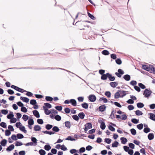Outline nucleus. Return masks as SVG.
<instances>
[{
    "instance_id": "obj_1",
    "label": "nucleus",
    "mask_w": 155,
    "mask_h": 155,
    "mask_svg": "<svg viewBox=\"0 0 155 155\" xmlns=\"http://www.w3.org/2000/svg\"><path fill=\"white\" fill-rule=\"evenodd\" d=\"M152 93V91L149 89H146L144 91L143 94L145 97L148 98V97L150 96Z\"/></svg>"
},
{
    "instance_id": "obj_2",
    "label": "nucleus",
    "mask_w": 155,
    "mask_h": 155,
    "mask_svg": "<svg viewBox=\"0 0 155 155\" xmlns=\"http://www.w3.org/2000/svg\"><path fill=\"white\" fill-rule=\"evenodd\" d=\"M84 126V130L85 131H87L89 129H91L92 127L91 124L90 123H87Z\"/></svg>"
},
{
    "instance_id": "obj_3",
    "label": "nucleus",
    "mask_w": 155,
    "mask_h": 155,
    "mask_svg": "<svg viewBox=\"0 0 155 155\" xmlns=\"http://www.w3.org/2000/svg\"><path fill=\"white\" fill-rule=\"evenodd\" d=\"M89 100L91 102L95 101L96 99V96L94 95H91L88 97Z\"/></svg>"
},
{
    "instance_id": "obj_4",
    "label": "nucleus",
    "mask_w": 155,
    "mask_h": 155,
    "mask_svg": "<svg viewBox=\"0 0 155 155\" xmlns=\"http://www.w3.org/2000/svg\"><path fill=\"white\" fill-rule=\"evenodd\" d=\"M118 91L119 92L120 94V97H123L124 96L126 95L127 94L126 91H124L123 90H120L119 91Z\"/></svg>"
},
{
    "instance_id": "obj_5",
    "label": "nucleus",
    "mask_w": 155,
    "mask_h": 155,
    "mask_svg": "<svg viewBox=\"0 0 155 155\" xmlns=\"http://www.w3.org/2000/svg\"><path fill=\"white\" fill-rule=\"evenodd\" d=\"M43 109L45 111V113L46 115H49L50 114L51 112V110H48L45 106H43Z\"/></svg>"
},
{
    "instance_id": "obj_6",
    "label": "nucleus",
    "mask_w": 155,
    "mask_h": 155,
    "mask_svg": "<svg viewBox=\"0 0 155 155\" xmlns=\"http://www.w3.org/2000/svg\"><path fill=\"white\" fill-rule=\"evenodd\" d=\"M110 84L111 87L115 88L118 85V83L116 82H112L110 83Z\"/></svg>"
},
{
    "instance_id": "obj_7",
    "label": "nucleus",
    "mask_w": 155,
    "mask_h": 155,
    "mask_svg": "<svg viewBox=\"0 0 155 155\" xmlns=\"http://www.w3.org/2000/svg\"><path fill=\"white\" fill-rule=\"evenodd\" d=\"M33 113L34 115L37 118L40 117V114L38 111L34 110L33 111Z\"/></svg>"
},
{
    "instance_id": "obj_8",
    "label": "nucleus",
    "mask_w": 155,
    "mask_h": 155,
    "mask_svg": "<svg viewBox=\"0 0 155 155\" xmlns=\"http://www.w3.org/2000/svg\"><path fill=\"white\" fill-rule=\"evenodd\" d=\"M107 75H108V78L110 81H113L115 80V77L114 76H112L111 74H110L109 73H107Z\"/></svg>"
},
{
    "instance_id": "obj_9",
    "label": "nucleus",
    "mask_w": 155,
    "mask_h": 155,
    "mask_svg": "<svg viewBox=\"0 0 155 155\" xmlns=\"http://www.w3.org/2000/svg\"><path fill=\"white\" fill-rule=\"evenodd\" d=\"M123 78L126 81H129L130 79V76L128 74H126L124 75Z\"/></svg>"
},
{
    "instance_id": "obj_10",
    "label": "nucleus",
    "mask_w": 155,
    "mask_h": 155,
    "mask_svg": "<svg viewBox=\"0 0 155 155\" xmlns=\"http://www.w3.org/2000/svg\"><path fill=\"white\" fill-rule=\"evenodd\" d=\"M70 103L74 106H76L77 105V102L74 99H70Z\"/></svg>"
},
{
    "instance_id": "obj_11",
    "label": "nucleus",
    "mask_w": 155,
    "mask_h": 155,
    "mask_svg": "<svg viewBox=\"0 0 155 155\" xmlns=\"http://www.w3.org/2000/svg\"><path fill=\"white\" fill-rule=\"evenodd\" d=\"M106 107L104 105H102L99 107V110L100 111H104L106 109Z\"/></svg>"
},
{
    "instance_id": "obj_12",
    "label": "nucleus",
    "mask_w": 155,
    "mask_h": 155,
    "mask_svg": "<svg viewBox=\"0 0 155 155\" xmlns=\"http://www.w3.org/2000/svg\"><path fill=\"white\" fill-rule=\"evenodd\" d=\"M147 137L150 140H152L154 137V134L153 133H150L148 134Z\"/></svg>"
},
{
    "instance_id": "obj_13",
    "label": "nucleus",
    "mask_w": 155,
    "mask_h": 155,
    "mask_svg": "<svg viewBox=\"0 0 155 155\" xmlns=\"http://www.w3.org/2000/svg\"><path fill=\"white\" fill-rule=\"evenodd\" d=\"M14 145L13 144H11L7 148L6 150L7 151H11L14 148Z\"/></svg>"
},
{
    "instance_id": "obj_14",
    "label": "nucleus",
    "mask_w": 155,
    "mask_h": 155,
    "mask_svg": "<svg viewBox=\"0 0 155 155\" xmlns=\"http://www.w3.org/2000/svg\"><path fill=\"white\" fill-rule=\"evenodd\" d=\"M20 99L23 102H25L26 103H28L29 101V99L27 97H20Z\"/></svg>"
},
{
    "instance_id": "obj_15",
    "label": "nucleus",
    "mask_w": 155,
    "mask_h": 155,
    "mask_svg": "<svg viewBox=\"0 0 155 155\" xmlns=\"http://www.w3.org/2000/svg\"><path fill=\"white\" fill-rule=\"evenodd\" d=\"M41 129V127L39 125H35L34 128V130L35 131H40Z\"/></svg>"
},
{
    "instance_id": "obj_16",
    "label": "nucleus",
    "mask_w": 155,
    "mask_h": 155,
    "mask_svg": "<svg viewBox=\"0 0 155 155\" xmlns=\"http://www.w3.org/2000/svg\"><path fill=\"white\" fill-rule=\"evenodd\" d=\"M120 140L122 144H125L127 142V139L125 137H121L120 138Z\"/></svg>"
},
{
    "instance_id": "obj_17",
    "label": "nucleus",
    "mask_w": 155,
    "mask_h": 155,
    "mask_svg": "<svg viewBox=\"0 0 155 155\" xmlns=\"http://www.w3.org/2000/svg\"><path fill=\"white\" fill-rule=\"evenodd\" d=\"M15 90L17 91H18L19 92H22V93L23 92H27L26 91L24 90L23 89L21 88L18 87H17V86L15 87Z\"/></svg>"
},
{
    "instance_id": "obj_18",
    "label": "nucleus",
    "mask_w": 155,
    "mask_h": 155,
    "mask_svg": "<svg viewBox=\"0 0 155 155\" xmlns=\"http://www.w3.org/2000/svg\"><path fill=\"white\" fill-rule=\"evenodd\" d=\"M31 140L32 142L34 143V144H35V146L37 145V140L36 139V138L35 137H32L31 138Z\"/></svg>"
},
{
    "instance_id": "obj_19",
    "label": "nucleus",
    "mask_w": 155,
    "mask_h": 155,
    "mask_svg": "<svg viewBox=\"0 0 155 155\" xmlns=\"http://www.w3.org/2000/svg\"><path fill=\"white\" fill-rule=\"evenodd\" d=\"M7 141L6 139L3 140L0 142V144L2 146H5L6 144Z\"/></svg>"
},
{
    "instance_id": "obj_20",
    "label": "nucleus",
    "mask_w": 155,
    "mask_h": 155,
    "mask_svg": "<svg viewBox=\"0 0 155 155\" xmlns=\"http://www.w3.org/2000/svg\"><path fill=\"white\" fill-rule=\"evenodd\" d=\"M150 118L152 120L155 121V115L153 114L150 113Z\"/></svg>"
},
{
    "instance_id": "obj_21",
    "label": "nucleus",
    "mask_w": 155,
    "mask_h": 155,
    "mask_svg": "<svg viewBox=\"0 0 155 155\" xmlns=\"http://www.w3.org/2000/svg\"><path fill=\"white\" fill-rule=\"evenodd\" d=\"M108 78V75H107V73L106 74H104L102 75L101 76V79L103 80H106Z\"/></svg>"
},
{
    "instance_id": "obj_22",
    "label": "nucleus",
    "mask_w": 155,
    "mask_h": 155,
    "mask_svg": "<svg viewBox=\"0 0 155 155\" xmlns=\"http://www.w3.org/2000/svg\"><path fill=\"white\" fill-rule=\"evenodd\" d=\"M149 69L150 72L151 71L155 72V68L153 67V65H150L149 67Z\"/></svg>"
},
{
    "instance_id": "obj_23",
    "label": "nucleus",
    "mask_w": 155,
    "mask_h": 155,
    "mask_svg": "<svg viewBox=\"0 0 155 155\" xmlns=\"http://www.w3.org/2000/svg\"><path fill=\"white\" fill-rule=\"evenodd\" d=\"M78 116L80 118L83 119L84 118L85 114L84 113L81 112L78 114Z\"/></svg>"
},
{
    "instance_id": "obj_24",
    "label": "nucleus",
    "mask_w": 155,
    "mask_h": 155,
    "mask_svg": "<svg viewBox=\"0 0 155 155\" xmlns=\"http://www.w3.org/2000/svg\"><path fill=\"white\" fill-rule=\"evenodd\" d=\"M82 107L85 109H87L88 108V104L86 103H84L81 104Z\"/></svg>"
},
{
    "instance_id": "obj_25",
    "label": "nucleus",
    "mask_w": 155,
    "mask_h": 155,
    "mask_svg": "<svg viewBox=\"0 0 155 155\" xmlns=\"http://www.w3.org/2000/svg\"><path fill=\"white\" fill-rule=\"evenodd\" d=\"M65 123L66 127L69 128H70L71 124L70 122L68 121H66Z\"/></svg>"
},
{
    "instance_id": "obj_26",
    "label": "nucleus",
    "mask_w": 155,
    "mask_h": 155,
    "mask_svg": "<svg viewBox=\"0 0 155 155\" xmlns=\"http://www.w3.org/2000/svg\"><path fill=\"white\" fill-rule=\"evenodd\" d=\"M42 132L45 134H49L50 135L53 134H54L55 133L54 132H53L51 131H49L47 130L45 131H43Z\"/></svg>"
},
{
    "instance_id": "obj_27",
    "label": "nucleus",
    "mask_w": 155,
    "mask_h": 155,
    "mask_svg": "<svg viewBox=\"0 0 155 155\" xmlns=\"http://www.w3.org/2000/svg\"><path fill=\"white\" fill-rule=\"evenodd\" d=\"M28 125H33L34 124V121L33 119H30L28 120Z\"/></svg>"
},
{
    "instance_id": "obj_28",
    "label": "nucleus",
    "mask_w": 155,
    "mask_h": 155,
    "mask_svg": "<svg viewBox=\"0 0 155 155\" xmlns=\"http://www.w3.org/2000/svg\"><path fill=\"white\" fill-rule=\"evenodd\" d=\"M45 99L48 101H51L53 100V98L50 96H46Z\"/></svg>"
},
{
    "instance_id": "obj_29",
    "label": "nucleus",
    "mask_w": 155,
    "mask_h": 155,
    "mask_svg": "<svg viewBox=\"0 0 155 155\" xmlns=\"http://www.w3.org/2000/svg\"><path fill=\"white\" fill-rule=\"evenodd\" d=\"M119 144L118 142L117 141H115L114 143L112 144V147H117Z\"/></svg>"
},
{
    "instance_id": "obj_30",
    "label": "nucleus",
    "mask_w": 155,
    "mask_h": 155,
    "mask_svg": "<svg viewBox=\"0 0 155 155\" xmlns=\"http://www.w3.org/2000/svg\"><path fill=\"white\" fill-rule=\"evenodd\" d=\"M142 68L143 69L147 71H150V70L149 69V67L148 66L143 65L142 66Z\"/></svg>"
},
{
    "instance_id": "obj_31",
    "label": "nucleus",
    "mask_w": 155,
    "mask_h": 155,
    "mask_svg": "<svg viewBox=\"0 0 155 155\" xmlns=\"http://www.w3.org/2000/svg\"><path fill=\"white\" fill-rule=\"evenodd\" d=\"M135 113L136 115L137 116L141 115L143 114L142 112L141 111L139 110H137L136 111H135Z\"/></svg>"
},
{
    "instance_id": "obj_32",
    "label": "nucleus",
    "mask_w": 155,
    "mask_h": 155,
    "mask_svg": "<svg viewBox=\"0 0 155 155\" xmlns=\"http://www.w3.org/2000/svg\"><path fill=\"white\" fill-rule=\"evenodd\" d=\"M52 130L55 132H58L59 131V129L57 126H54L52 129Z\"/></svg>"
},
{
    "instance_id": "obj_33",
    "label": "nucleus",
    "mask_w": 155,
    "mask_h": 155,
    "mask_svg": "<svg viewBox=\"0 0 155 155\" xmlns=\"http://www.w3.org/2000/svg\"><path fill=\"white\" fill-rule=\"evenodd\" d=\"M14 116L13 112H12L7 116V118L8 119H11Z\"/></svg>"
},
{
    "instance_id": "obj_34",
    "label": "nucleus",
    "mask_w": 155,
    "mask_h": 155,
    "mask_svg": "<svg viewBox=\"0 0 155 155\" xmlns=\"http://www.w3.org/2000/svg\"><path fill=\"white\" fill-rule=\"evenodd\" d=\"M19 128L21 131L25 133H27V131L26 130H25V127L24 126H22L21 127H20Z\"/></svg>"
},
{
    "instance_id": "obj_35",
    "label": "nucleus",
    "mask_w": 155,
    "mask_h": 155,
    "mask_svg": "<svg viewBox=\"0 0 155 155\" xmlns=\"http://www.w3.org/2000/svg\"><path fill=\"white\" fill-rule=\"evenodd\" d=\"M54 118L57 120L59 121L61 120V117L60 115H57L55 116Z\"/></svg>"
},
{
    "instance_id": "obj_36",
    "label": "nucleus",
    "mask_w": 155,
    "mask_h": 155,
    "mask_svg": "<svg viewBox=\"0 0 155 155\" xmlns=\"http://www.w3.org/2000/svg\"><path fill=\"white\" fill-rule=\"evenodd\" d=\"M144 105L142 103H138L137 104V106L138 108H142L143 107Z\"/></svg>"
},
{
    "instance_id": "obj_37",
    "label": "nucleus",
    "mask_w": 155,
    "mask_h": 155,
    "mask_svg": "<svg viewBox=\"0 0 155 155\" xmlns=\"http://www.w3.org/2000/svg\"><path fill=\"white\" fill-rule=\"evenodd\" d=\"M39 153L41 155H45L46 154L45 151L42 149L40 150Z\"/></svg>"
},
{
    "instance_id": "obj_38",
    "label": "nucleus",
    "mask_w": 155,
    "mask_h": 155,
    "mask_svg": "<svg viewBox=\"0 0 155 155\" xmlns=\"http://www.w3.org/2000/svg\"><path fill=\"white\" fill-rule=\"evenodd\" d=\"M53 127V126L52 125L47 124L45 126L46 128L48 130H49L51 129Z\"/></svg>"
},
{
    "instance_id": "obj_39",
    "label": "nucleus",
    "mask_w": 155,
    "mask_h": 155,
    "mask_svg": "<svg viewBox=\"0 0 155 155\" xmlns=\"http://www.w3.org/2000/svg\"><path fill=\"white\" fill-rule=\"evenodd\" d=\"M45 149L47 151H48L51 148V147L49 145H45L44 147Z\"/></svg>"
},
{
    "instance_id": "obj_40",
    "label": "nucleus",
    "mask_w": 155,
    "mask_h": 155,
    "mask_svg": "<svg viewBox=\"0 0 155 155\" xmlns=\"http://www.w3.org/2000/svg\"><path fill=\"white\" fill-rule=\"evenodd\" d=\"M137 128L140 130L142 129L143 127V125L142 124H139L137 125Z\"/></svg>"
},
{
    "instance_id": "obj_41",
    "label": "nucleus",
    "mask_w": 155,
    "mask_h": 155,
    "mask_svg": "<svg viewBox=\"0 0 155 155\" xmlns=\"http://www.w3.org/2000/svg\"><path fill=\"white\" fill-rule=\"evenodd\" d=\"M44 104L45 106V107H46L47 108H51L52 107L51 105L50 104L48 103H45Z\"/></svg>"
},
{
    "instance_id": "obj_42",
    "label": "nucleus",
    "mask_w": 155,
    "mask_h": 155,
    "mask_svg": "<svg viewBox=\"0 0 155 155\" xmlns=\"http://www.w3.org/2000/svg\"><path fill=\"white\" fill-rule=\"evenodd\" d=\"M130 132L131 134L134 135H135L137 133L136 130L134 128L130 129Z\"/></svg>"
},
{
    "instance_id": "obj_43",
    "label": "nucleus",
    "mask_w": 155,
    "mask_h": 155,
    "mask_svg": "<svg viewBox=\"0 0 155 155\" xmlns=\"http://www.w3.org/2000/svg\"><path fill=\"white\" fill-rule=\"evenodd\" d=\"M0 126L4 128H6L7 125L6 123L4 122H2L0 124Z\"/></svg>"
},
{
    "instance_id": "obj_44",
    "label": "nucleus",
    "mask_w": 155,
    "mask_h": 155,
    "mask_svg": "<svg viewBox=\"0 0 155 155\" xmlns=\"http://www.w3.org/2000/svg\"><path fill=\"white\" fill-rule=\"evenodd\" d=\"M106 127V126L104 122H102L101 123L100 127L102 130H104Z\"/></svg>"
},
{
    "instance_id": "obj_45",
    "label": "nucleus",
    "mask_w": 155,
    "mask_h": 155,
    "mask_svg": "<svg viewBox=\"0 0 155 155\" xmlns=\"http://www.w3.org/2000/svg\"><path fill=\"white\" fill-rule=\"evenodd\" d=\"M102 53L104 55H107L109 54V51L107 50H104L102 52Z\"/></svg>"
},
{
    "instance_id": "obj_46",
    "label": "nucleus",
    "mask_w": 155,
    "mask_h": 155,
    "mask_svg": "<svg viewBox=\"0 0 155 155\" xmlns=\"http://www.w3.org/2000/svg\"><path fill=\"white\" fill-rule=\"evenodd\" d=\"M120 93L119 92H117L115 94L114 98L115 99L118 98L120 96Z\"/></svg>"
},
{
    "instance_id": "obj_47",
    "label": "nucleus",
    "mask_w": 155,
    "mask_h": 155,
    "mask_svg": "<svg viewBox=\"0 0 155 155\" xmlns=\"http://www.w3.org/2000/svg\"><path fill=\"white\" fill-rule=\"evenodd\" d=\"M89 17L91 18V19L95 20L96 19V18L93 15L91 14L90 13H87Z\"/></svg>"
},
{
    "instance_id": "obj_48",
    "label": "nucleus",
    "mask_w": 155,
    "mask_h": 155,
    "mask_svg": "<svg viewBox=\"0 0 155 155\" xmlns=\"http://www.w3.org/2000/svg\"><path fill=\"white\" fill-rule=\"evenodd\" d=\"M150 129L148 127H145V128L143 129V131L144 132L147 133L149 132H150Z\"/></svg>"
},
{
    "instance_id": "obj_49",
    "label": "nucleus",
    "mask_w": 155,
    "mask_h": 155,
    "mask_svg": "<svg viewBox=\"0 0 155 155\" xmlns=\"http://www.w3.org/2000/svg\"><path fill=\"white\" fill-rule=\"evenodd\" d=\"M30 104L32 105H35L37 104L36 101L35 100H31L30 101Z\"/></svg>"
},
{
    "instance_id": "obj_50",
    "label": "nucleus",
    "mask_w": 155,
    "mask_h": 155,
    "mask_svg": "<svg viewBox=\"0 0 155 155\" xmlns=\"http://www.w3.org/2000/svg\"><path fill=\"white\" fill-rule=\"evenodd\" d=\"M138 85L142 89H144L146 88L145 86L141 83H139Z\"/></svg>"
},
{
    "instance_id": "obj_51",
    "label": "nucleus",
    "mask_w": 155,
    "mask_h": 155,
    "mask_svg": "<svg viewBox=\"0 0 155 155\" xmlns=\"http://www.w3.org/2000/svg\"><path fill=\"white\" fill-rule=\"evenodd\" d=\"M11 134L10 131L8 130H6L5 131V135L6 136H9Z\"/></svg>"
},
{
    "instance_id": "obj_52",
    "label": "nucleus",
    "mask_w": 155,
    "mask_h": 155,
    "mask_svg": "<svg viewBox=\"0 0 155 155\" xmlns=\"http://www.w3.org/2000/svg\"><path fill=\"white\" fill-rule=\"evenodd\" d=\"M1 112L4 115H6L8 114V110H1Z\"/></svg>"
},
{
    "instance_id": "obj_53",
    "label": "nucleus",
    "mask_w": 155,
    "mask_h": 155,
    "mask_svg": "<svg viewBox=\"0 0 155 155\" xmlns=\"http://www.w3.org/2000/svg\"><path fill=\"white\" fill-rule=\"evenodd\" d=\"M17 137L18 139H22L24 137V136L21 134H17Z\"/></svg>"
},
{
    "instance_id": "obj_54",
    "label": "nucleus",
    "mask_w": 155,
    "mask_h": 155,
    "mask_svg": "<svg viewBox=\"0 0 155 155\" xmlns=\"http://www.w3.org/2000/svg\"><path fill=\"white\" fill-rule=\"evenodd\" d=\"M72 117L74 120L76 121H78L79 119L78 117L76 115H74L72 116Z\"/></svg>"
},
{
    "instance_id": "obj_55",
    "label": "nucleus",
    "mask_w": 155,
    "mask_h": 155,
    "mask_svg": "<svg viewBox=\"0 0 155 155\" xmlns=\"http://www.w3.org/2000/svg\"><path fill=\"white\" fill-rule=\"evenodd\" d=\"M21 111L22 112L26 113L27 112V110L25 107L23 106L21 107Z\"/></svg>"
},
{
    "instance_id": "obj_56",
    "label": "nucleus",
    "mask_w": 155,
    "mask_h": 155,
    "mask_svg": "<svg viewBox=\"0 0 155 155\" xmlns=\"http://www.w3.org/2000/svg\"><path fill=\"white\" fill-rule=\"evenodd\" d=\"M105 95L107 97L109 98L110 97L111 93L110 91H106L105 93Z\"/></svg>"
},
{
    "instance_id": "obj_57",
    "label": "nucleus",
    "mask_w": 155,
    "mask_h": 155,
    "mask_svg": "<svg viewBox=\"0 0 155 155\" xmlns=\"http://www.w3.org/2000/svg\"><path fill=\"white\" fill-rule=\"evenodd\" d=\"M131 121L133 123L137 124L138 123L139 120L136 119L134 118L131 120Z\"/></svg>"
},
{
    "instance_id": "obj_58",
    "label": "nucleus",
    "mask_w": 155,
    "mask_h": 155,
    "mask_svg": "<svg viewBox=\"0 0 155 155\" xmlns=\"http://www.w3.org/2000/svg\"><path fill=\"white\" fill-rule=\"evenodd\" d=\"M100 101H103L104 103H106L107 102V99L104 97H102L100 99Z\"/></svg>"
},
{
    "instance_id": "obj_59",
    "label": "nucleus",
    "mask_w": 155,
    "mask_h": 155,
    "mask_svg": "<svg viewBox=\"0 0 155 155\" xmlns=\"http://www.w3.org/2000/svg\"><path fill=\"white\" fill-rule=\"evenodd\" d=\"M37 122L38 124H42L43 123V121L41 119H38L37 120Z\"/></svg>"
},
{
    "instance_id": "obj_60",
    "label": "nucleus",
    "mask_w": 155,
    "mask_h": 155,
    "mask_svg": "<svg viewBox=\"0 0 155 155\" xmlns=\"http://www.w3.org/2000/svg\"><path fill=\"white\" fill-rule=\"evenodd\" d=\"M116 63L120 65L122 63V61L119 58H118L116 60Z\"/></svg>"
},
{
    "instance_id": "obj_61",
    "label": "nucleus",
    "mask_w": 155,
    "mask_h": 155,
    "mask_svg": "<svg viewBox=\"0 0 155 155\" xmlns=\"http://www.w3.org/2000/svg\"><path fill=\"white\" fill-rule=\"evenodd\" d=\"M130 84L131 85L134 86L137 84V82L136 81L133 80L130 81Z\"/></svg>"
},
{
    "instance_id": "obj_62",
    "label": "nucleus",
    "mask_w": 155,
    "mask_h": 155,
    "mask_svg": "<svg viewBox=\"0 0 155 155\" xmlns=\"http://www.w3.org/2000/svg\"><path fill=\"white\" fill-rule=\"evenodd\" d=\"M22 118L24 121H26L28 119V117L27 115L24 114Z\"/></svg>"
},
{
    "instance_id": "obj_63",
    "label": "nucleus",
    "mask_w": 155,
    "mask_h": 155,
    "mask_svg": "<svg viewBox=\"0 0 155 155\" xmlns=\"http://www.w3.org/2000/svg\"><path fill=\"white\" fill-rule=\"evenodd\" d=\"M60 149L64 151H65L67 150V147L64 145H63L61 146Z\"/></svg>"
},
{
    "instance_id": "obj_64",
    "label": "nucleus",
    "mask_w": 155,
    "mask_h": 155,
    "mask_svg": "<svg viewBox=\"0 0 155 155\" xmlns=\"http://www.w3.org/2000/svg\"><path fill=\"white\" fill-rule=\"evenodd\" d=\"M127 117V116L126 114H123L121 116V119L123 120H126Z\"/></svg>"
}]
</instances>
